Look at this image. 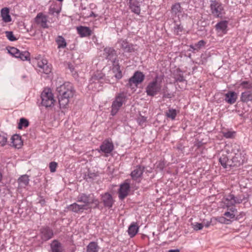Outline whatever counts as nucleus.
I'll return each instance as SVG.
<instances>
[{
	"mask_svg": "<svg viewBox=\"0 0 252 252\" xmlns=\"http://www.w3.org/2000/svg\"><path fill=\"white\" fill-rule=\"evenodd\" d=\"M59 103L61 107H65L69 100L74 94L75 91L72 84L65 82L57 88Z\"/></svg>",
	"mask_w": 252,
	"mask_h": 252,
	"instance_id": "obj_1",
	"label": "nucleus"
},
{
	"mask_svg": "<svg viewBox=\"0 0 252 252\" xmlns=\"http://www.w3.org/2000/svg\"><path fill=\"white\" fill-rule=\"evenodd\" d=\"M76 200L83 203L81 205L86 208L85 210L98 208L99 204L98 200L93 194L80 193L77 196Z\"/></svg>",
	"mask_w": 252,
	"mask_h": 252,
	"instance_id": "obj_2",
	"label": "nucleus"
},
{
	"mask_svg": "<svg viewBox=\"0 0 252 252\" xmlns=\"http://www.w3.org/2000/svg\"><path fill=\"white\" fill-rule=\"evenodd\" d=\"M243 201V199L239 196H235L234 194L229 193L227 195H225L222 199V202L223 204V208H227L228 209L229 208L232 207L236 204H240Z\"/></svg>",
	"mask_w": 252,
	"mask_h": 252,
	"instance_id": "obj_3",
	"label": "nucleus"
},
{
	"mask_svg": "<svg viewBox=\"0 0 252 252\" xmlns=\"http://www.w3.org/2000/svg\"><path fill=\"white\" fill-rule=\"evenodd\" d=\"M156 77L152 81L150 82L146 88V92L149 96H154L157 95L161 89V85L160 82L157 80Z\"/></svg>",
	"mask_w": 252,
	"mask_h": 252,
	"instance_id": "obj_4",
	"label": "nucleus"
},
{
	"mask_svg": "<svg viewBox=\"0 0 252 252\" xmlns=\"http://www.w3.org/2000/svg\"><path fill=\"white\" fill-rule=\"evenodd\" d=\"M125 100L126 95L124 93H120L116 95L111 106V114L112 116H115L118 113Z\"/></svg>",
	"mask_w": 252,
	"mask_h": 252,
	"instance_id": "obj_5",
	"label": "nucleus"
},
{
	"mask_svg": "<svg viewBox=\"0 0 252 252\" xmlns=\"http://www.w3.org/2000/svg\"><path fill=\"white\" fill-rule=\"evenodd\" d=\"M112 71L114 74L115 79H114L112 77L111 80L109 78V77H108V78L105 79V81L107 83L113 84L118 80L121 79L123 77L122 72L120 69V66L118 63V61H113Z\"/></svg>",
	"mask_w": 252,
	"mask_h": 252,
	"instance_id": "obj_6",
	"label": "nucleus"
},
{
	"mask_svg": "<svg viewBox=\"0 0 252 252\" xmlns=\"http://www.w3.org/2000/svg\"><path fill=\"white\" fill-rule=\"evenodd\" d=\"M210 8L212 14L216 17L222 18L225 14L222 5L216 1H212Z\"/></svg>",
	"mask_w": 252,
	"mask_h": 252,
	"instance_id": "obj_7",
	"label": "nucleus"
},
{
	"mask_svg": "<svg viewBox=\"0 0 252 252\" xmlns=\"http://www.w3.org/2000/svg\"><path fill=\"white\" fill-rule=\"evenodd\" d=\"M41 103L46 107L52 106L55 102L53 95L50 90H44L41 94Z\"/></svg>",
	"mask_w": 252,
	"mask_h": 252,
	"instance_id": "obj_8",
	"label": "nucleus"
},
{
	"mask_svg": "<svg viewBox=\"0 0 252 252\" xmlns=\"http://www.w3.org/2000/svg\"><path fill=\"white\" fill-rule=\"evenodd\" d=\"M145 79V75L140 71H136L133 75L129 79L128 83L126 86L128 87H131L132 84H134L136 86L142 83Z\"/></svg>",
	"mask_w": 252,
	"mask_h": 252,
	"instance_id": "obj_9",
	"label": "nucleus"
},
{
	"mask_svg": "<svg viewBox=\"0 0 252 252\" xmlns=\"http://www.w3.org/2000/svg\"><path fill=\"white\" fill-rule=\"evenodd\" d=\"M114 144L111 139L105 140L100 146L99 153H104L106 156L110 154L114 150Z\"/></svg>",
	"mask_w": 252,
	"mask_h": 252,
	"instance_id": "obj_10",
	"label": "nucleus"
},
{
	"mask_svg": "<svg viewBox=\"0 0 252 252\" xmlns=\"http://www.w3.org/2000/svg\"><path fill=\"white\" fill-rule=\"evenodd\" d=\"M145 167L142 166L137 165L131 172L130 176L132 179L139 183L141 181Z\"/></svg>",
	"mask_w": 252,
	"mask_h": 252,
	"instance_id": "obj_11",
	"label": "nucleus"
},
{
	"mask_svg": "<svg viewBox=\"0 0 252 252\" xmlns=\"http://www.w3.org/2000/svg\"><path fill=\"white\" fill-rule=\"evenodd\" d=\"M246 158L244 155L240 152L235 153V155L231 157V161L232 162V167L240 166L245 161Z\"/></svg>",
	"mask_w": 252,
	"mask_h": 252,
	"instance_id": "obj_12",
	"label": "nucleus"
},
{
	"mask_svg": "<svg viewBox=\"0 0 252 252\" xmlns=\"http://www.w3.org/2000/svg\"><path fill=\"white\" fill-rule=\"evenodd\" d=\"M127 181V180L120 185L118 193L119 197L121 200H123L126 197L130 190V185Z\"/></svg>",
	"mask_w": 252,
	"mask_h": 252,
	"instance_id": "obj_13",
	"label": "nucleus"
},
{
	"mask_svg": "<svg viewBox=\"0 0 252 252\" xmlns=\"http://www.w3.org/2000/svg\"><path fill=\"white\" fill-rule=\"evenodd\" d=\"M101 200L104 207L110 208L112 207L114 200L111 194L108 192L100 195Z\"/></svg>",
	"mask_w": 252,
	"mask_h": 252,
	"instance_id": "obj_14",
	"label": "nucleus"
},
{
	"mask_svg": "<svg viewBox=\"0 0 252 252\" xmlns=\"http://www.w3.org/2000/svg\"><path fill=\"white\" fill-rule=\"evenodd\" d=\"M228 153L222 154L219 158V161L221 165L224 168H227L232 167V162L230 157L228 155Z\"/></svg>",
	"mask_w": 252,
	"mask_h": 252,
	"instance_id": "obj_15",
	"label": "nucleus"
},
{
	"mask_svg": "<svg viewBox=\"0 0 252 252\" xmlns=\"http://www.w3.org/2000/svg\"><path fill=\"white\" fill-rule=\"evenodd\" d=\"M103 56L105 58L109 60L117 61L116 57V51L115 49L112 47H106L103 50Z\"/></svg>",
	"mask_w": 252,
	"mask_h": 252,
	"instance_id": "obj_16",
	"label": "nucleus"
},
{
	"mask_svg": "<svg viewBox=\"0 0 252 252\" xmlns=\"http://www.w3.org/2000/svg\"><path fill=\"white\" fill-rule=\"evenodd\" d=\"M40 233L41 239L45 241L51 239L53 236V230L49 227H44L41 228Z\"/></svg>",
	"mask_w": 252,
	"mask_h": 252,
	"instance_id": "obj_17",
	"label": "nucleus"
},
{
	"mask_svg": "<svg viewBox=\"0 0 252 252\" xmlns=\"http://www.w3.org/2000/svg\"><path fill=\"white\" fill-rule=\"evenodd\" d=\"M35 23L39 25L43 28H48L47 25V17L42 13L37 14L35 18Z\"/></svg>",
	"mask_w": 252,
	"mask_h": 252,
	"instance_id": "obj_18",
	"label": "nucleus"
},
{
	"mask_svg": "<svg viewBox=\"0 0 252 252\" xmlns=\"http://www.w3.org/2000/svg\"><path fill=\"white\" fill-rule=\"evenodd\" d=\"M118 42L125 52L131 53L134 51L133 45L132 44H129L126 40L120 39Z\"/></svg>",
	"mask_w": 252,
	"mask_h": 252,
	"instance_id": "obj_19",
	"label": "nucleus"
},
{
	"mask_svg": "<svg viewBox=\"0 0 252 252\" xmlns=\"http://www.w3.org/2000/svg\"><path fill=\"white\" fill-rule=\"evenodd\" d=\"M129 7L131 11L137 15L140 13V7L139 2L137 0H128Z\"/></svg>",
	"mask_w": 252,
	"mask_h": 252,
	"instance_id": "obj_20",
	"label": "nucleus"
},
{
	"mask_svg": "<svg viewBox=\"0 0 252 252\" xmlns=\"http://www.w3.org/2000/svg\"><path fill=\"white\" fill-rule=\"evenodd\" d=\"M78 33L81 37H86L91 35L92 31L91 29L87 27L79 26L77 28Z\"/></svg>",
	"mask_w": 252,
	"mask_h": 252,
	"instance_id": "obj_21",
	"label": "nucleus"
},
{
	"mask_svg": "<svg viewBox=\"0 0 252 252\" xmlns=\"http://www.w3.org/2000/svg\"><path fill=\"white\" fill-rule=\"evenodd\" d=\"M225 100L229 104H234L237 98V94L232 91H229L225 94Z\"/></svg>",
	"mask_w": 252,
	"mask_h": 252,
	"instance_id": "obj_22",
	"label": "nucleus"
},
{
	"mask_svg": "<svg viewBox=\"0 0 252 252\" xmlns=\"http://www.w3.org/2000/svg\"><path fill=\"white\" fill-rule=\"evenodd\" d=\"M66 208L68 210L76 213H78L80 212H82L86 209V208H84L81 204H78L76 203H74L71 205H68Z\"/></svg>",
	"mask_w": 252,
	"mask_h": 252,
	"instance_id": "obj_23",
	"label": "nucleus"
},
{
	"mask_svg": "<svg viewBox=\"0 0 252 252\" xmlns=\"http://www.w3.org/2000/svg\"><path fill=\"white\" fill-rule=\"evenodd\" d=\"M240 99L243 102L252 101V90H247L242 93Z\"/></svg>",
	"mask_w": 252,
	"mask_h": 252,
	"instance_id": "obj_24",
	"label": "nucleus"
},
{
	"mask_svg": "<svg viewBox=\"0 0 252 252\" xmlns=\"http://www.w3.org/2000/svg\"><path fill=\"white\" fill-rule=\"evenodd\" d=\"M139 230V227L137 225L136 222H132L129 226L128 228V234L131 238L135 236L138 233Z\"/></svg>",
	"mask_w": 252,
	"mask_h": 252,
	"instance_id": "obj_25",
	"label": "nucleus"
},
{
	"mask_svg": "<svg viewBox=\"0 0 252 252\" xmlns=\"http://www.w3.org/2000/svg\"><path fill=\"white\" fill-rule=\"evenodd\" d=\"M11 143L12 144V146L16 148H20L23 142L21 140V138L18 135L15 134L11 138Z\"/></svg>",
	"mask_w": 252,
	"mask_h": 252,
	"instance_id": "obj_26",
	"label": "nucleus"
},
{
	"mask_svg": "<svg viewBox=\"0 0 252 252\" xmlns=\"http://www.w3.org/2000/svg\"><path fill=\"white\" fill-rule=\"evenodd\" d=\"M29 177L27 175H22L18 179L19 186L21 188H25L29 184Z\"/></svg>",
	"mask_w": 252,
	"mask_h": 252,
	"instance_id": "obj_27",
	"label": "nucleus"
},
{
	"mask_svg": "<svg viewBox=\"0 0 252 252\" xmlns=\"http://www.w3.org/2000/svg\"><path fill=\"white\" fill-rule=\"evenodd\" d=\"M100 248L97 243L95 242H91L87 246L86 252H98Z\"/></svg>",
	"mask_w": 252,
	"mask_h": 252,
	"instance_id": "obj_28",
	"label": "nucleus"
},
{
	"mask_svg": "<svg viewBox=\"0 0 252 252\" xmlns=\"http://www.w3.org/2000/svg\"><path fill=\"white\" fill-rule=\"evenodd\" d=\"M52 252H63V249L61 243L54 240L51 245Z\"/></svg>",
	"mask_w": 252,
	"mask_h": 252,
	"instance_id": "obj_29",
	"label": "nucleus"
},
{
	"mask_svg": "<svg viewBox=\"0 0 252 252\" xmlns=\"http://www.w3.org/2000/svg\"><path fill=\"white\" fill-rule=\"evenodd\" d=\"M104 76V75L102 73L100 72H96L91 78L90 80V83H98L103 78Z\"/></svg>",
	"mask_w": 252,
	"mask_h": 252,
	"instance_id": "obj_30",
	"label": "nucleus"
},
{
	"mask_svg": "<svg viewBox=\"0 0 252 252\" xmlns=\"http://www.w3.org/2000/svg\"><path fill=\"white\" fill-rule=\"evenodd\" d=\"M227 28V22L226 21H221L216 25V28L218 31L222 32L224 33L226 32Z\"/></svg>",
	"mask_w": 252,
	"mask_h": 252,
	"instance_id": "obj_31",
	"label": "nucleus"
},
{
	"mask_svg": "<svg viewBox=\"0 0 252 252\" xmlns=\"http://www.w3.org/2000/svg\"><path fill=\"white\" fill-rule=\"evenodd\" d=\"M9 9L7 8H4L1 10V16L4 22L7 23L11 20V18L9 14Z\"/></svg>",
	"mask_w": 252,
	"mask_h": 252,
	"instance_id": "obj_32",
	"label": "nucleus"
},
{
	"mask_svg": "<svg viewBox=\"0 0 252 252\" xmlns=\"http://www.w3.org/2000/svg\"><path fill=\"white\" fill-rule=\"evenodd\" d=\"M177 111L176 109L173 108H169L165 112V116L168 118L171 119L172 120L175 119L177 115Z\"/></svg>",
	"mask_w": 252,
	"mask_h": 252,
	"instance_id": "obj_33",
	"label": "nucleus"
},
{
	"mask_svg": "<svg viewBox=\"0 0 252 252\" xmlns=\"http://www.w3.org/2000/svg\"><path fill=\"white\" fill-rule=\"evenodd\" d=\"M182 7L179 3H176L173 5L171 7V12L172 14L179 16V14L182 12Z\"/></svg>",
	"mask_w": 252,
	"mask_h": 252,
	"instance_id": "obj_34",
	"label": "nucleus"
},
{
	"mask_svg": "<svg viewBox=\"0 0 252 252\" xmlns=\"http://www.w3.org/2000/svg\"><path fill=\"white\" fill-rule=\"evenodd\" d=\"M56 42L58 44V48H64L66 46L65 40L62 36H59L57 37Z\"/></svg>",
	"mask_w": 252,
	"mask_h": 252,
	"instance_id": "obj_35",
	"label": "nucleus"
},
{
	"mask_svg": "<svg viewBox=\"0 0 252 252\" xmlns=\"http://www.w3.org/2000/svg\"><path fill=\"white\" fill-rule=\"evenodd\" d=\"M29 125L28 120L24 118H22L20 119L18 124V128L19 129H22L23 127H27Z\"/></svg>",
	"mask_w": 252,
	"mask_h": 252,
	"instance_id": "obj_36",
	"label": "nucleus"
},
{
	"mask_svg": "<svg viewBox=\"0 0 252 252\" xmlns=\"http://www.w3.org/2000/svg\"><path fill=\"white\" fill-rule=\"evenodd\" d=\"M240 85L243 89L252 90V82L243 81L241 82Z\"/></svg>",
	"mask_w": 252,
	"mask_h": 252,
	"instance_id": "obj_37",
	"label": "nucleus"
},
{
	"mask_svg": "<svg viewBox=\"0 0 252 252\" xmlns=\"http://www.w3.org/2000/svg\"><path fill=\"white\" fill-rule=\"evenodd\" d=\"M51 65L50 64H48V63L44 65V66L41 68V69H39V71L41 72L44 73L45 74H48L51 72Z\"/></svg>",
	"mask_w": 252,
	"mask_h": 252,
	"instance_id": "obj_38",
	"label": "nucleus"
},
{
	"mask_svg": "<svg viewBox=\"0 0 252 252\" xmlns=\"http://www.w3.org/2000/svg\"><path fill=\"white\" fill-rule=\"evenodd\" d=\"M8 52L15 57V58H18V56L20 55V51L15 47H11L8 51Z\"/></svg>",
	"mask_w": 252,
	"mask_h": 252,
	"instance_id": "obj_39",
	"label": "nucleus"
},
{
	"mask_svg": "<svg viewBox=\"0 0 252 252\" xmlns=\"http://www.w3.org/2000/svg\"><path fill=\"white\" fill-rule=\"evenodd\" d=\"M228 210H229L231 212H226L224 214V215L230 219H233L235 216V215L234 214V213L236 212L237 210L234 207L229 208Z\"/></svg>",
	"mask_w": 252,
	"mask_h": 252,
	"instance_id": "obj_40",
	"label": "nucleus"
},
{
	"mask_svg": "<svg viewBox=\"0 0 252 252\" xmlns=\"http://www.w3.org/2000/svg\"><path fill=\"white\" fill-rule=\"evenodd\" d=\"M18 58L22 61H28L30 60V53L28 51L20 52V55Z\"/></svg>",
	"mask_w": 252,
	"mask_h": 252,
	"instance_id": "obj_41",
	"label": "nucleus"
},
{
	"mask_svg": "<svg viewBox=\"0 0 252 252\" xmlns=\"http://www.w3.org/2000/svg\"><path fill=\"white\" fill-rule=\"evenodd\" d=\"M183 31V27L181 25H176L174 28V32L176 35H180Z\"/></svg>",
	"mask_w": 252,
	"mask_h": 252,
	"instance_id": "obj_42",
	"label": "nucleus"
},
{
	"mask_svg": "<svg viewBox=\"0 0 252 252\" xmlns=\"http://www.w3.org/2000/svg\"><path fill=\"white\" fill-rule=\"evenodd\" d=\"M236 132L235 131H228L223 132V135L226 138H232L235 135Z\"/></svg>",
	"mask_w": 252,
	"mask_h": 252,
	"instance_id": "obj_43",
	"label": "nucleus"
},
{
	"mask_svg": "<svg viewBox=\"0 0 252 252\" xmlns=\"http://www.w3.org/2000/svg\"><path fill=\"white\" fill-rule=\"evenodd\" d=\"M7 136L5 133L0 134V144L1 146H4L7 142Z\"/></svg>",
	"mask_w": 252,
	"mask_h": 252,
	"instance_id": "obj_44",
	"label": "nucleus"
},
{
	"mask_svg": "<svg viewBox=\"0 0 252 252\" xmlns=\"http://www.w3.org/2000/svg\"><path fill=\"white\" fill-rule=\"evenodd\" d=\"M47 63L46 59H38L37 62V65L39 69H41Z\"/></svg>",
	"mask_w": 252,
	"mask_h": 252,
	"instance_id": "obj_45",
	"label": "nucleus"
},
{
	"mask_svg": "<svg viewBox=\"0 0 252 252\" xmlns=\"http://www.w3.org/2000/svg\"><path fill=\"white\" fill-rule=\"evenodd\" d=\"M6 36L7 38L11 41H14L17 40L12 32H6Z\"/></svg>",
	"mask_w": 252,
	"mask_h": 252,
	"instance_id": "obj_46",
	"label": "nucleus"
},
{
	"mask_svg": "<svg viewBox=\"0 0 252 252\" xmlns=\"http://www.w3.org/2000/svg\"><path fill=\"white\" fill-rule=\"evenodd\" d=\"M57 167V163L54 161H52L49 164V168L51 172H55L56 170Z\"/></svg>",
	"mask_w": 252,
	"mask_h": 252,
	"instance_id": "obj_47",
	"label": "nucleus"
},
{
	"mask_svg": "<svg viewBox=\"0 0 252 252\" xmlns=\"http://www.w3.org/2000/svg\"><path fill=\"white\" fill-rule=\"evenodd\" d=\"M193 228L195 230H201L203 227V224L201 223L195 222L192 224Z\"/></svg>",
	"mask_w": 252,
	"mask_h": 252,
	"instance_id": "obj_48",
	"label": "nucleus"
},
{
	"mask_svg": "<svg viewBox=\"0 0 252 252\" xmlns=\"http://www.w3.org/2000/svg\"><path fill=\"white\" fill-rule=\"evenodd\" d=\"M175 79L176 81H177V82H184V81H185V79H184L183 76L181 74L177 75L175 77Z\"/></svg>",
	"mask_w": 252,
	"mask_h": 252,
	"instance_id": "obj_49",
	"label": "nucleus"
},
{
	"mask_svg": "<svg viewBox=\"0 0 252 252\" xmlns=\"http://www.w3.org/2000/svg\"><path fill=\"white\" fill-rule=\"evenodd\" d=\"M219 219V221L221 223H228L227 221H229V220L226 219L224 217H220Z\"/></svg>",
	"mask_w": 252,
	"mask_h": 252,
	"instance_id": "obj_50",
	"label": "nucleus"
},
{
	"mask_svg": "<svg viewBox=\"0 0 252 252\" xmlns=\"http://www.w3.org/2000/svg\"><path fill=\"white\" fill-rule=\"evenodd\" d=\"M173 96V95L170 93H166L164 92L163 93V97L170 98Z\"/></svg>",
	"mask_w": 252,
	"mask_h": 252,
	"instance_id": "obj_51",
	"label": "nucleus"
},
{
	"mask_svg": "<svg viewBox=\"0 0 252 252\" xmlns=\"http://www.w3.org/2000/svg\"><path fill=\"white\" fill-rule=\"evenodd\" d=\"M139 125H142L146 121V118L144 117H142L140 119L138 120Z\"/></svg>",
	"mask_w": 252,
	"mask_h": 252,
	"instance_id": "obj_52",
	"label": "nucleus"
},
{
	"mask_svg": "<svg viewBox=\"0 0 252 252\" xmlns=\"http://www.w3.org/2000/svg\"><path fill=\"white\" fill-rule=\"evenodd\" d=\"M205 43V42L203 40H201L197 42V43L196 44V46H197L198 48H200L201 47L204 46Z\"/></svg>",
	"mask_w": 252,
	"mask_h": 252,
	"instance_id": "obj_53",
	"label": "nucleus"
},
{
	"mask_svg": "<svg viewBox=\"0 0 252 252\" xmlns=\"http://www.w3.org/2000/svg\"><path fill=\"white\" fill-rule=\"evenodd\" d=\"M157 166L158 168H159L160 170H162L163 168V164L162 162H159Z\"/></svg>",
	"mask_w": 252,
	"mask_h": 252,
	"instance_id": "obj_54",
	"label": "nucleus"
},
{
	"mask_svg": "<svg viewBox=\"0 0 252 252\" xmlns=\"http://www.w3.org/2000/svg\"><path fill=\"white\" fill-rule=\"evenodd\" d=\"M211 222V221H207L206 222L204 221L203 224V226L205 225L206 227H208L210 226Z\"/></svg>",
	"mask_w": 252,
	"mask_h": 252,
	"instance_id": "obj_55",
	"label": "nucleus"
},
{
	"mask_svg": "<svg viewBox=\"0 0 252 252\" xmlns=\"http://www.w3.org/2000/svg\"><path fill=\"white\" fill-rule=\"evenodd\" d=\"M168 252H179V250L177 249V250H170Z\"/></svg>",
	"mask_w": 252,
	"mask_h": 252,
	"instance_id": "obj_56",
	"label": "nucleus"
},
{
	"mask_svg": "<svg viewBox=\"0 0 252 252\" xmlns=\"http://www.w3.org/2000/svg\"><path fill=\"white\" fill-rule=\"evenodd\" d=\"M40 203L42 205H43L45 203V200H41L40 201Z\"/></svg>",
	"mask_w": 252,
	"mask_h": 252,
	"instance_id": "obj_57",
	"label": "nucleus"
},
{
	"mask_svg": "<svg viewBox=\"0 0 252 252\" xmlns=\"http://www.w3.org/2000/svg\"><path fill=\"white\" fill-rule=\"evenodd\" d=\"M2 174H1V172L0 171V182L2 180Z\"/></svg>",
	"mask_w": 252,
	"mask_h": 252,
	"instance_id": "obj_58",
	"label": "nucleus"
},
{
	"mask_svg": "<svg viewBox=\"0 0 252 252\" xmlns=\"http://www.w3.org/2000/svg\"><path fill=\"white\" fill-rule=\"evenodd\" d=\"M69 68H70V69L71 71L73 69V68L72 67H70V65H69Z\"/></svg>",
	"mask_w": 252,
	"mask_h": 252,
	"instance_id": "obj_59",
	"label": "nucleus"
},
{
	"mask_svg": "<svg viewBox=\"0 0 252 252\" xmlns=\"http://www.w3.org/2000/svg\"><path fill=\"white\" fill-rule=\"evenodd\" d=\"M26 76L25 75H24V76H22V78H26Z\"/></svg>",
	"mask_w": 252,
	"mask_h": 252,
	"instance_id": "obj_60",
	"label": "nucleus"
},
{
	"mask_svg": "<svg viewBox=\"0 0 252 252\" xmlns=\"http://www.w3.org/2000/svg\"><path fill=\"white\" fill-rule=\"evenodd\" d=\"M57 13L58 14V13H60V11H58H58H57Z\"/></svg>",
	"mask_w": 252,
	"mask_h": 252,
	"instance_id": "obj_61",
	"label": "nucleus"
}]
</instances>
